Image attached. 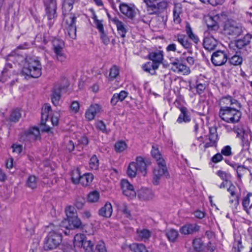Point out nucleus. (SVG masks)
I'll return each mask as SVG.
<instances>
[{"mask_svg": "<svg viewBox=\"0 0 252 252\" xmlns=\"http://www.w3.org/2000/svg\"><path fill=\"white\" fill-rule=\"evenodd\" d=\"M221 102L225 106H221L219 111L221 119L228 123H236L240 121L241 112L239 110L241 103L237 99L230 95L223 97Z\"/></svg>", "mask_w": 252, "mask_h": 252, "instance_id": "1", "label": "nucleus"}, {"mask_svg": "<svg viewBox=\"0 0 252 252\" xmlns=\"http://www.w3.org/2000/svg\"><path fill=\"white\" fill-rule=\"evenodd\" d=\"M23 68L22 73L32 78H38L41 75L42 65L38 58L28 57Z\"/></svg>", "mask_w": 252, "mask_h": 252, "instance_id": "2", "label": "nucleus"}, {"mask_svg": "<svg viewBox=\"0 0 252 252\" xmlns=\"http://www.w3.org/2000/svg\"><path fill=\"white\" fill-rule=\"evenodd\" d=\"M148 161H145L141 157H138L136 159V162H131L127 168V174L131 178L136 176L137 172H140L143 176L147 173Z\"/></svg>", "mask_w": 252, "mask_h": 252, "instance_id": "3", "label": "nucleus"}, {"mask_svg": "<svg viewBox=\"0 0 252 252\" xmlns=\"http://www.w3.org/2000/svg\"><path fill=\"white\" fill-rule=\"evenodd\" d=\"M158 0H143L146 4V10L149 15L159 14L167 8L168 4L165 0L159 2Z\"/></svg>", "mask_w": 252, "mask_h": 252, "instance_id": "4", "label": "nucleus"}, {"mask_svg": "<svg viewBox=\"0 0 252 252\" xmlns=\"http://www.w3.org/2000/svg\"><path fill=\"white\" fill-rule=\"evenodd\" d=\"M62 241L61 233L55 231H51L45 238L44 243V249L46 251L56 249Z\"/></svg>", "mask_w": 252, "mask_h": 252, "instance_id": "5", "label": "nucleus"}, {"mask_svg": "<svg viewBox=\"0 0 252 252\" xmlns=\"http://www.w3.org/2000/svg\"><path fill=\"white\" fill-rule=\"evenodd\" d=\"M159 161L157 162V166L154 168L153 171V184L157 185L159 183V180L163 176L169 177V175L166 166V162L164 159H159Z\"/></svg>", "mask_w": 252, "mask_h": 252, "instance_id": "6", "label": "nucleus"}, {"mask_svg": "<svg viewBox=\"0 0 252 252\" xmlns=\"http://www.w3.org/2000/svg\"><path fill=\"white\" fill-rule=\"evenodd\" d=\"M225 34L236 37L241 35L243 32V27L234 21H227L224 25Z\"/></svg>", "mask_w": 252, "mask_h": 252, "instance_id": "7", "label": "nucleus"}, {"mask_svg": "<svg viewBox=\"0 0 252 252\" xmlns=\"http://www.w3.org/2000/svg\"><path fill=\"white\" fill-rule=\"evenodd\" d=\"M52 44L57 60L61 62H64L66 57L63 51L64 45L63 41L61 39L55 38L52 41Z\"/></svg>", "mask_w": 252, "mask_h": 252, "instance_id": "8", "label": "nucleus"}, {"mask_svg": "<svg viewBox=\"0 0 252 252\" xmlns=\"http://www.w3.org/2000/svg\"><path fill=\"white\" fill-rule=\"evenodd\" d=\"M228 59V57L225 51L218 50L212 55L211 61L215 66H221L226 63Z\"/></svg>", "mask_w": 252, "mask_h": 252, "instance_id": "9", "label": "nucleus"}, {"mask_svg": "<svg viewBox=\"0 0 252 252\" xmlns=\"http://www.w3.org/2000/svg\"><path fill=\"white\" fill-rule=\"evenodd\" d=\"M208 138L207 140H209L208 141H206L204 145H202V143H200L199 145V148L203 151H205L206 148L209 147L216 146L217 142L218 140V134L217 129L216 128H211L209 130V134L208 136Z\"/></svg>", "mask_w": 252, "mask_h": 252, "instance_id": "10", "label": "nucleus"}, {"mask_svg": "<svg viewBox=\"0 0 252 252\" xmlns=\"http://www.w3.org/2000/svg\"><path fill=\"white\" fill-rule=\"evenodd\" d=\"M40 137L39 129L36 127H32L26 130L21 136V139L25 141L32 142Z\"/></svg>", "mask_w": 252, "mask_h": 252, "instance_id": "11", "label": "nucleus"}, {"mask_svg": "<svg viewBox=\"0 0 252 252\" xmlns=\"http://www.w3.org/2000/svg\"><path fill=\"white\" fill-rule=\"evenodd\" d=\"M218 44V40L213 35V33L205 32L203 40V46L208 51L214 50Z\"/></svg>", "mask_w": 252, "mask_h": 252, "instance_id": "12", "label": "nucleus"}, {"mask_svg": "<svg viewBox=\"0 0 252 252\" xmlns=\"http://www.w3.org/2000/svg\"><path fill=\"white\" fill-rule=\"evenodd\" d=\"M170 65L171 69L174 72L181 73L184 75H188L190 73L189 67L180 63L178 59H176L174 62H171Z\"/></svg>", "mask_w": 252, "mask_h": 252, "instance_id": "13", "label": "nucleus"}, {"mask_svg": "<svg viewBox=\"0 0 252 252\" xmlns=\"http://www.w3.org/2000/svg\"><path fill=\"white\" fill-rule=\"evenodd\" d=\"M121 189L123 193L130 199H133L136 197V193L133 186L126 180L121 181Z\"/></svg>", "mask_w": 252, "mask_h": 252, "instance_id": "14", "label": "nucleus"}, {"mask_svg": "<svg viewBox=\"0 0 252 252\" xmlns=\"http://www.w3.org/2000/svg\"><path fill=\"white\" fill-rule=\"evenodd\" d=\"M16 74V72L13 69L12 64L9 63H6L0 75V81L4 82L11 77L14 79Z\"/></svg>", "mask_w": 252, "mask_h": 252, "instance_id": "15", "label": "nucleus"}, {"mask_svg": "<svg viewBox=\"0 0 252 252\" xmlns=\"http://www.w3.org/2000/svg\"><path fill=\"white\" fill-rule=\"evenodd\" d=\"M46 15L49 20H52L57 17V1L49 0L46 4Z\"/></svg>", "mask_w": 252, "mask_h": 252, "instance_id": "16", "label": "nucleus"}, {"mask_svg": "<svg viewBox=\"0 0 252 252\" xmlns=\"http://www.w3.org/2000/svg\"><path fill=\"white\" fill-rule=\"evenodd\" d=\"M200 226L196 223H187L180 228V232L184 235H190L198 232Z\"/></svg>", "mask_w": 252, "mask_h": 252, "instance_id": "17", "label": "nucleus"}, {"mask_svg": "<svg viewBox=\"0 0 252 252\" xmlns=\"http://www.w3.org/2000/svg\"><path fill=\"white\" fill-rule=\"evenodd\" d=\"M219 17L217 15L208 16L206 17V23L208 27L207 32L213 33L214 32H216L219 29V26L217 21Z\"/></svg>", "mask_w": 252, "mask_h": 252, "instance_id": "18", "label": "nucleus"}, {"mask_svg": "<svg viewBox=\"0 0 252 252\" xmlns=\"http://www.w3.org/2000/svg\"><path fill=\"white\" fill-rule=\"evenodd\" d=\"M121 12L127 18L133 20L135 16L134 9L126 3H121L119 6Z\"/></svg>", "mask_w": 252, "mask_h": 252, "instance_id": "19", "label": "nucleus"}, {"mask_svg": "<svg viewBox=\"0 0 252 252\" xmlns=\"http://www.w3.org/2000/svg\"><path fill=\"white\" fill-rule=\"evenodd\" d=\"M137 195L139 199L144 201L152 199L154 197L153 191L146 188L140 189L137 192Z\"/></svg>", "mask_w": 252, "mask_h": 252, "instance_id": "20", "label": "nucleus"}, {"mask_svg": "<svg viewBox=\"0 0 252 252\" xmlns=\"http://www.w3.org/2000/svg\"><path fill=\"white\" fill-rule=\"evenodd\" d=\"M149 59L153 63H156L158 66L162 63L163 60V51L157 50L150 52L148 55Z\"/></svg>", "mask_w": 252, "mask_h": 252, "instance_id": "21", "label": "nucleus"}, {"mask_svg": "<svg viewBox=\"0 0 252 252\" xmlns=\"http://www.w3.org/2000/svg\"><path fill=\"white\" fill-rule=\"evenodd\" d=\"M175 38L185 49H188L191 48L192 44L187 35L178 34L175 36Z\"/></svg>", "mask_w": 252, "mask_h": 252, "instance_id": "22", "label": "nucleus"}, {"mask_svg": "<svg viewBox=\"0 0 252 252\" xmlns=\"http://www.w3.org/2000/svg\"><path fill=\"white\" fill-rule=\"evenodd\" d=\"M111 21L116 25L119 34L121 37L124 38L126 36L127 30L123 23L117 17L113 18Z\"/></svg>", "mask_w": 252, "mask_h": 252, "instance_id": "23", "label": "nucleus"}, {"mask_svg": "<svg viewBox=\"0 0 252 252\" xmlns=\"http://www.w3.org/2000/svg\"><path fill=\"white\" fill-rule=\"evenodd\" d=\"M128 95V93L125 91H122L119 93H115L113 94L111 99V104L115 106L119 101H123Z\"/></svg>", "mask_w": 252, "mask_h": 252, "instance_id": "24", "label": "nucleus"}, {"mask_svg": "<svg viewBox=\"0 0 252 252\" xmlns=\"http://www.w3.org/2000/svg\"><path fill=\"white\" fill-rule=\"evenodd\" d=\"M65 221H67L68 223V225H66L65 227L69 229L79 228L82 225L81 221L77 216L65 220Z\"/></svg>", "mask_w": 252, "mask_h": 252, "instance_id": "25", "label": "nucleus"}, {"mask_svg": "<svg viewBox=\"0 0 252 252\" xmlns=\"http://www.w3.org/2000/svg\"><path fill=\"white\" fill-rule=\"evenodd\" d=\"M252 35L247 34L242 39H239L235 41V44L237 48L241 49L248 46L251 42Z\"/></svg>", "mask_w": 252, "mask_h": 252, "instance_id": "26", "label": "nucleus"}, {"mask_svg": "<svg viewBox=\"0 0 252 252\" xmlns=\"http://www.w3.org/2000/svg\"><path fill=\"white\" fill-rule=\"evenodd\" d=\"M165 234L168 241L171 243L176 242L179 236L178 231L173 228L167 229L165 232Z\"/></svg>", "mask_w": 252, "mask_h": 252, "instance_id": "27", "label": "nucleus"}, {"mask_svg": "<svg viewBox=\"0 0 252 252\" xmlns=\"http://www.w3.org/2000/svg\"><path fill=\"white\" fill-rule=\"evenodd\" d=\"M112 211L111 204L109 202H106L105 205L99 210V214L101 216L109 218L112 215Z\"/></svg>", "mask_w": 252, "mask_h": 252, "instance_id": "28", "label": "nucleus"}, {"mask_svg": "<svg viewBox=\"0 0 252 252\" xmlns=\"http://www.w3.org/2000/svg\"><path fill=\"white\" fill-rule=\"evenodd\" d=\"M252 196L251 192L247 193L246 196H244L242 199V206L244 211L248 214H250V209L252 208V204L250 205V197Z\"/></svg>", "mask_w": 252, "mask_h": 252, "instance_id": "29", "label": "nucleus"}, {"mask_svg": "<svg viewBox=\"0 0 252 252\" xmlns=\"http://www.w3.org/2000/svg\"><path fill=\"white\" fill-rule=\"evenodd\" d=\"M61 86L56 87L53 91L51 99L53 104L55 106L59 104L61 99Z\"/></svg>", "mask_w": 252, "mask_h": 252, "instance_id": "30", "label": "nucleus"}, {"mask_svg": "<svg viewBox=\"0 0 252 252\" xmlns=\"http://www.w3.org/2000/svg\"><path fill=\"white\" fill-rule=\"evenodd\" d=\"M229 187L227 188V190L230 193L231 197H235V200L238 203V200L241 196V189H239V192H237L236 187L233 185L232 182H229Z\"/></svg>", "mask_w": 252, "mask_h": 252, "instance_id": "31", "label": "nucleus"}, {"mask_svg": "<svg viewBox=\"0 0 252 252\" xmlns=\"http://www.w3.org/2000/svg\"><path fill=\"white\" fill-rule=\"evenodd\" d=\"M158 66L152 62H148L142 65L143 69L151 74H155L156 70L158 68Z\"/></svg>", "mask_w": 252, "mask_h": 252, "instance_id": "32", "label": "nucleus"}, {"mask_svg": "<svg viewBox=\"0 0 252 252\" xmlns=\"http://www.w3.org/2000/svg\"><path fill=\"white\" fill-rule=\"evenodd\" d=\"M70 12H66L65 14L63 13V20L65 21L67 26H70L75 25L76 17L73 13Z\"/></svg>", "mask_w": 252, "mask_h": 252, "instance_id": "33", "label": "nucleus"}, {"mask_svg": "<svg viewBox=\"0 0 252 252\" xmlns=\"http://www.w3.org/2000/svg\"><path fill=\"white\" fill-rule=\"evenodd\" d=\"M186 32L189 39H191L194 43L197 44L199 41V38L192 32V29L189 23L186 24Z\"/></svg>", "mask_w": 252, "mask_h": 252, "instance_id": "34", "label": "nucleus"}, {"mask_svg": "<svg viewBox=\"0 0 252 252\" xmlns=\"http://www.w3.org/2000/svg\"><path fill=\"white\" fill-rule=\"evenodd\" d=\"M180 111L181 113L179 115L177 122L179 124L183 122L185 123L189 122L190 121V118L189 116L187 115V109L184 107H181Z\"/></svg>", "mask_w": 252, "mask_h": 252, "instance_id": "35", "label": "nucleus"}, {"mask_svg": "<svg viewBox=\"0 0 252 252\" xmlns=\"http://www.w3.org/2000/svg\"><path fill=\"white\" fill-rule=\"evenodd\" d=\"M94 179V175L92 173H86L81 176L80 183L83 186H87L91 183Z\"/></svg>", "mask_w": 252, "mask_h": 252, "instance_id": "36", "label": "nucleus"}, {"mask_svg": "<svg viewBox=\"0 0 252 252\" xmlns=\"http://www.w3.org/2000/svg\"><path fill=\"white\" fill-rule=\"evenodd\" d=\"M75 0H63L62 5V11L63 14L70 12L73 8Z\"/></svg>", "mask_w": 252, "mask_h": 252, "instance_id": "37", "label": "nucleus"}, {"mask_svg": "<svg viewBox=\"0 0 252 252\" xmlns=\"http://www.w3.org/2000/svg\"><path fill=\"white\" fill-rule=\"evenodd\" d=\"M130 250L133 252H148L144 245L133 243L129 246Z\"/></svg>", "mask_w": 252, "mask_h": 252, "instance_id": "38", "label": "nucleus"}, {"mask_svg": "<svg viewBox=\"0 0 252 252\" xmlns=\"http://www.w3.org/2000/svg\"><path fill=\"white\" fill-rule=\"evenodd\" d=\"M138 239L139 240H147L151 235V232L148 229H138L137 230Z\"/></svg>", "mask_w": 252, "mask_h": 252, "instance_id": "39", "label": "nucleus"}, {"mask_svg": "<svg viewBox=\"0 0 252 252\" xmlns=\"http://www.w3.org/2000/svg\"><path fill=\"white\" fill-rule=\"evenodd\" d=\"M192 245L194 249L197 252H202L205 250V246L200 238H195L193 240Z\"/></svg>", "mask_w": 252, "mask_h": 252, "instance_id": "40", "label": "nucleus"}, {"mask_svg": "<svg viewBox=\"0 0 252 252\" xmlns=\"http://www.w3.org/2000/svg\"><path fill=\"white\" fill-rule=\"evenodd\" d=\"M115 204L117 206L118 209L125 215L126 218L131 219L130 211L128 210L127 205L126 203L120 204L119 202H115Z\"/></svg>", "mask_w": 252, "mask_h": 252, "instance_id": "41", "label": "nucleus"}, {"mask_svg": "<svg viewBox=\"0 0 252 252\" xmlns=\"http://www.w3.org/2000/svg\"><path fill=\"white\" fill-rule=\"evenodd\" d=\"M233 168H236V172L237 174V177L239 180H241L243 175L247 173L248 172H250V170L244 165H239L235 166H232Z\"/></svg>", "mask_w": 252, "mask_h": 252, "instance_id": "42", "label": "nucleus"}, {"mask_svg": "<svg viewBox=\"0 0 252 252\" xmlns=\"http://www.w3.org/2000/svg\"><path fill=\"white\" fill-rule=\"evenodd\" d=\"M21 117V111L19 109H15L12 111L9 117L10 121L16 123L18 122Z\"/></svg>", "mask_w": 252, "mask_h": 252, "instance_id": "43", "label": "nucleus"}, {"mask_svg": "<svg viewBox=\"0 0 252 252\" xmlns=\"http://www.w3.org/2000/svg\"><path fill=\"white\" fill-rule=\"evenodd\" d=\"M85 235L84 234H77L76 235H75L74 237V245L78 247H82V245L86 241L85 240Z\"/></svg>", "mask_w": 252, "mask_h": 252, "instance_id": "44", "label": "nucleus"}, {"mask_svg": "<svg viewBox=\"0 0 252 252\" xmlns=\"http://www.w3.org/2000/svg\"><path fill=\"white\" fill-rule=\"evenodd\" d=\"M89 167L92 170H97L99 167V160L96 155H93L90 159Z\"/></svg>", "mask_w": 252, "mask_h": 252, "instance_id": "45", "label": "nucleus"}, {"mask_svg": "<svg viewBox=\"0 0 252 252\" xmlns=\"http://www.w3.org/2000/svg\"><path fill=\"white\" fill-rule=\"evenodd\" d=\"M81 175L79 169L77 168L73 170L72 172L71 179L72 182L74 184H78L80 182Z\"/></svg>", "mask_w": 252, "mask_h": 252, "instance_id": "46", "label": "nucleus"}, {"mask_svg": "<svg viewBox=\"0 0 252 252\" xmlns=\"http://www.w3.org/2000/svg\"><path fill=\"white\" fill-rule=\"evenodd\" d=\"M127 147L126 143L122 140L117 142L115 144V150L117 153L124 151Z\"/></svg>", "mask_w": 252, "mask_h": 252, "instance_id": "47", "label": "nucleus"}, {"mask_svg": "<svg viewBox=\"0 0 252 252\" xmlns=\"http://www.w3.org/2000/svg\"><path fill=\"white\" fill-rule=\"evenodd\" d=\"M67 220L72 217L77 216V213L75 208L71 206H67L65 209Z\"/></svg>", "mask_w": 252, "mask_h": 252, "instance_id": "48", "label": "nucleus"}, {"mask_svg": "<svg viewBox=\"0 0 252 252\" xmlns=\"http://www.w3.org/2000/svg\"><path fill=\"white\" fill-rule=\"evenodd\" d=\"M27 186L31 189H35L37 186V178L34 176H30L27 181Z\"/></svg>", "mask_w": 252, "mask_h": 252, "instance_id": "49", "label": "nucleus"}, {"mask_svg": "<svg viewBox=\"0 0 252 252\" xmlns=\"http://www.w3.org/2000/svg\"><path fill=\"white\" fill-rule=\"evenodd\" d=\"M85 252H94V245L90 240H86L82 245Z\"/></svg>", "mask_w": 252, "mask_h": 252, "instance_id": "50", "label": "nucleus"}, {"mask_svg": "<svg viewBox=\"0 0 252 252\" xmlns=\"http://www.w3.org/2000/svg\"><path fill=\"white\" fill-rule=\"evenodd\" d=\"M99 198V194L97 191H94L90 192L88 196V200L90 202L94 203L97 202Z\"/></svg>", "mask_w": 252, "mask_h": 252, "instance_id": "51", "label": "nucleus"}, {"mask_svg": "<svg viewBox=\"0 0 252 252\" xmlns=\"http://www.w3.org/2000/svg\"><path fill=\"white\" fill-rule=\"evenodd\" d=\"M229 63L230 64L234 65H238L242 63L243 61L242 58L239 55H234L229 59Z\"/></svg>", "mask_w": 252, "mask_h": 252, "instance_id": "52", "label": "nucleus"}, {"mask_svg": "<svg viewBox=\"0 0 252 252\" xmlns=\"http://www.w3.org/2000/svg\"><path fill=\"white\" fill-rule=\"evenodd\" d=\"M151 154L153 158L156 159V161L158 162L159 159H164L162 157L158 149L155 146H153L151 151Z\"/></svg>", "mask_w": 252, "mask_h": 252, "instance_id": "53", "label": "nucleus"}, {"mask_svg": "<svg viewBox=\"0 0 252 252\" xmlns=\"http://www.w3.org/2000/svg\"><path fill=\"white\" fill-rule=\"evenodd\" d=\"M181 12V9L180 7L175 6L173 10V19L175 23L179 24L181 22L180 18V14Z\"/></svg>", "mask_w": 252, "mask_h": 252, "instance_id": "54", "label": "nucleus"}, {"mask_svg": "<svg viewBox=\"0 0 252 252\" xmlns=\"http://www.w3.org/2000/svg\"><path fill=\"white\" fill-rule=\"evenodd\" d=\"M119 74V68L116 65L113 66L110 69L109 79L113 80L116 78Z\"/></svg>", "mask_w": 252, "mask_h": 252, "instance_id": "55", "label": "nucleus"}, {"mask_svg": "<svg viewBox=\"0 0 252 252\" xmlns=\"http://www.w3.org/2000/svg\"><path fill=\"white\" fill-rule=\"evenodd\" d=\"M216 174L221 180L225 182H228V179L231 177L230 174L222 170H219Z\"/></svg>", "mask_w": 252, "mask_h": 252, "instance_id": "56", "label": "nucleus"}, {"mask_svg": "<svg viewBox=\"0 0 252 252\" xmlns=\"http://www.w3.org/2000/svg\"><path fill=\"white\" fill-rule=\"evenodd\" d=\"M96 252H107L105 244L102 241H99L95 247Z\"/></svg>", "mask_w": 252, "mask_h": 252, "instance_id": "57", "label": "nucleus"}, {"mask_svg": "<svg viewBox=\"0 0 252 252\" xmlns=\"http://www.w3.org/2000/svg\"><path fill=\"white\" fill-rule=\"evenodd\" d=\"M66 28L69 37L72 39L75 38L76 37V25L70 26H67Z\"/></svg>", "mask_w": 252, "mask_h": 252, "instance_id": "58", "label": "nucleus"}, {"mask_svg": "<svg viewBox=\"0 0 252 252\" xmlns=\"http://www.w3.org/2000/svg\"><path fill=\"white\" fill-rule=\"evenodd\" d=\"M96 127L97 129L103 132L107 133L109 132L106 128V126L105 124L102 121H99L96 123Z\"/></svg>", "mask_w": 252, "mask_h": 252, "instance_id": "59", "label": "nucleus"}, {"mask_svg": "<svg viewBox=\"0 0 252 252\" xmlns=\"http://www.w3.org/2000/svg\"><path fill=\"white\" fill-rule=\"evenodd\" d=\"M221 154L226 157L231 156L232 153L231 147L228 145L224 146L221 150Z\"/></svg>", "mask_w": 252, "mask_h": 252, "instance_id": "60", "label": "nucleus"}, {"mask_svg": "<svg viewBox=\"0 0 252 252\" xmlns=\"http://www.w3.org/2000/svg\"><path fill=\"white\" fill-rule=\"evenodd\" d=\"M204 3H209L213 6H216L218 4H221L223 0H200Z\"/></svg>", "mask_w": 252, "mask_h": 252, "instance_id": "61", "label": "nucleus"}, {"mask_svg": "<svg viewBox=\"0 0 252 252\" xmlns=\"http://www.w3.org/2000/svg\"><path fill=\"white\" fill-rule=\"evenodd\" d=\"M243 248L241 241H238L234 244L232 251L233 252H241Z\"/></svg>", "mask_w": 252, "mask_h": 252, "instance_id": "62", "label": "nucleus"}, {"mask_svg": "<svg viewBox=\"0 0 252 252\" xmlns=\"http://www.w3.org/2000/svg\"><path fill=\"white\" fill-rule=\"evenodd\" d=\"M249 135L248 133H243V135L240 137L242 139V145L243 147H247L249 145V142L248 140Z\"/></svg>", "mask_w": 252, "mask_h": 252, "instance_id": "63", "label": "nucleus"}, {"mask_svg": "<svg viewBox=\"0 0 252 252\" xmlns=\"http://www.w3.org/2000/svg\"><path fill=\"white\" fill-rule=\"evenodd\" d=\"M196 92L198 94H202L205 90L206 86L204 84L199 83L196 86Z\"/></svg>", "mask_w": 252, "mask_h": 252, "instance_id": "64", "label": "nucleus"}]
</instances>
